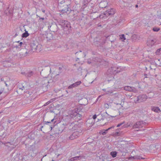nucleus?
<instances>
[{
	"mask_svg": "<svg viewBox=\"0 0 161 161\" xmlns=\"http://www.w3.org/2000/svg\"><path fill=\"white\" fill-rule=\"evenodd\" d=\"M103 91H105V92H106V89H103Z\"/></svg>",
	"mask_w": 161,
	"mask_h": 161,
	"instance_id": "37998d69",
	"label": "nucleus"
},
{
	"mask_svg": "<svg viewBox=\"0 0 161 161\" xmlns=\"http://www.w3.org/2000/svg\"><path fill=\"white\" fill-rule=\"evenodd\" d=\"M19 89H21L22 90H24V92H26L25 90H26L27 89L26 88V87H25L24 86H23L21 87H19Z\"/></svg>",
	"mask_w": 161,
	"mask_h": 161,
	"instance_id": "cd10ccee",
	"label": "nucleus"
},
{
	"mask_svg": "<svg viewBox=\"0 0 161 161\" xmlns=\"http://www.w3.org/2000/svg\"><path fill=\"white\" fill-rule=\"evenodd\" d=\"M135 159H144V158L142 157L141 156L137 155L135 156Z\"/></svg>",
	"mask_w": 161,
	"mask_h": 161,
	"instance_id": "5701e85b",
	"label": "nucleus"
},
{
	"mask_svg": "<svg viewBox=\"0 0 161 161\" xmlns=\"http://www.w3.org/2000/svg\"><path fill=\"white\" fill-rule=\"evenodd\" d=\"M79 59V58H77L76 59V61H78V60Z\"/></svg>",
	"mask_w": 161,
	"mask_h": 161,
	"instance_id": "a18cd8bd",
	"label": "nucleus"
},
{
	"mask_svg": "<svg viewBox=\"0 0 161 161\" xmlns=\"http://www.w3.org/2000/svg\"><path fill=\"white\" fill-rule=\"evenodd\" d=\"M18 34H17V33H16V34H15V36H18Z\"/></svg>",
	"mask_w": 161,
	"mask_h": 161,
	"instance_id": "c03bdc74",
	"label": "nucleus"
},
{
	"mask_svg": "<svg viewBox=\"0 0 161 161\" xmlns=\"http://www.w3.org/2000/svg\"><path fill=\"white\" fill-rule=\"evenodd\" d=\"M137 100L139 102L144 101L147 99V96L146 95H142L137 97Z\"/></svg>",
	"mask_w": 161,
	"mask_h": 161,
	"instance_id": "6e6552de",
	"label": "nucleus"
},
{
	"mask_svg": "<svg viewBox=\"0 0 161 161\" xmlns=\"http://www.w3.org/2000/svg\"><path fill=\"white\" fill-rule=\"evenodd\" d=\"M155 53L157 55H159L161 54V48L159 49H157Z\"/></svg>",
	"mask_w": 161,
	"mask_h": 161,
	"instance_id": "b1692460",
	"label": "nucleus"
},
{
	"mask_svg": "<svg viewBox=\"0 0 161 161\" xmlns=\"http://www.w3.org/2000/svg\"><path fill=\"white\" fill-rule=\"evenodd\" d=\"M124 90L127 91L132 92H136L137 91L136 89L134 87H130V86H125L124 88Z\"/></svg>",
	"mask_w": 161,
	"mask_h": 161,
	"instance_id": "9d476101",
	"label": "nucleus"
},
{
	"mask_svg": "<svg viewBox=\"0 0 161 161\" xmlns=\"http://www.w3.org/2000/svg\"><path fill=\"white\" fill-rule=\"evenodd\" d=\"M1 80H2V81H3V79H2V78H1Z\"/></svg>",
	"mask_w": 161,
	"mask_h": 161,
	"instance_id": "5fc2aeb1",
	"label": "nucleus"
},
{
	"mask_svg": "<svg viewBox=\"0 0 161 161\" xmlns=\"http://www.w3.org/2000/svg\"><path fill=\"white\" fill-rule=\"evenodd\" d=\"M59 70H61L62 69V68L60 67H59Z\"/></svg>",
	"mask_w": 161,
	"mask_h": 161,
	"instance_id": "09e8293b",
	"label": "nucleus"
},
{
	"mask_svg": "<svg viewBox=\"0 0 161 161\" xmlns=\"http://www.w3.org/2000/svg\"><path fill=\"white\" fill-rule=\"evenodd\" d=\"M42 12L43 13H45V10H44V9H42Z\"/></svg>",
	"mask_w": 161,
	"mask_h": 161,
	"instance_id": "a19ab883",
	"label": "nucleus"
},
{
	"mask_svg": "<svg viewBox=\"0 0 161 161\" xmlns=\"http://www.w3.org/2000/svg\"><path fill=\"white\" fill-rule=\"evenodd\" d=\"M82 158V157L80 156H75V157L69 159V161H74L75 160H77L81 159Z\"/></svg>",
	"mask_w": 161,
	"mask_h": 161,
	"instance_id": "4468645a",
	"label": "nucleus"
},
{
	"mask_svg": "<svg viewBox=\"0 0 161 161\" xmlns=\"http://www.w3.org/2000/svg\"><path fill=\"white\" fill-rule=\"evenodd\" d=\"M25 53H27V52H26Z\"/></svg>",
	"mask_w": 161,
	"mask_h": 161,
	"instance_id": "6e6d98bb",
	"label": "nucleus"
},
{
	"mask_svg": "<svg viewBox=\"0 0 161 161\" xmlns=\"http://www.w3.org/2000/svg\"><path fill=\"white\" fill-rule=\"evenodd\" d=\"M97 118V115L96 114H94L93 115V116L92 117V118L93 119H95Z\"/></svg>",
	"mask_w": 161,
	"mask_h": 161,
	"instance_id": "72a5a7b5",
	"label": "nucleus"
},
{
	"mask_svg": "<svg viewBox=\"0 0 161 161\" xmlns=\"http://www.w3.org/2000/svg\"><path fill=\"white\" fill-rule=\"evenodd\" d=\"M39 17L40 18L39 21L40 22L42 20H43L44 19V18H40V17L39 16Z\"/></svg>",
	"mask_w": 161,
	"mask_h": 161,
	"instance_id": "f704fd0d",
	"label": "nucleus"
},
{
	"mask_svg": "<svg viewBox=\"0 0 161 161\" xmlns=\"http://www.w3.org/2000/svg\"><path fill=\"white\" fill-rule=\"evenodd\" d=\"M59 154H58V155L57 157H58V156H59Z\"/></svg>",
	"mask_w": 161,
	"mask_h": 161,
	"instance_id": "4d7b16f0",
	"label": "nucleus"
},
{
	"mask_svg": "<svg viewBox=\"0 0 161 161\" xmlns=\"http://www.w3.org/2000/svg\"><path fill=\"white\" fill-rule=\"evenodd\" d=\"M63 3H64V2L63 1H62L61 2H59V4H63Z\"/></svg>",
	"mask_w": 161,
	"mask_h": 161,
	"instance_id": "c9c22d12",
	"label": "nucleus"
},
{
	"mask_svg": "<svg viewBox=\"0 0 161 161\" xmlns=\"http://www.w3.org/2000/svg\"><path fill=\"white\" fill-rule=\"evenodd\" d=\"M60 23L62 28L64 27H70V24L67 21L61 20Z\"/></svg>",
	"mask_w": 161,
	"mask_h": 161,
	"instance_id": "0eeeda50",
	"label": "nucleus"
},
{
	"mask_svg": "<svg viewBox=\"0 0 161 161\" xmlns=\"http://www.w3.org/2000/svg\"><path fill=\"white\" fill-rule=\"evenodd\" d=\"M78 110V109L77 108L75 109L70 114V116L71 118L76 117L79 119H80L82 115L78 113V112H79Z\"/></svg>",
	"mask_w": 161,
	"mask_h": 161,
	"instance_id": "7ed1b4c3",
	"label": "nucleus"
},
{
	"mask_svg": "<svg viewBox=\"0 0 161 161\" xmlns=\"http://www.w3.org/2000/svg\"><path fill=\"white\" fill-rule=\"evenodd\" d=\"M53 120H54V119H52V120H51V122H53Z\"/></svg>",
	"mask_w": 161,
	"mask_h": 161,
	"instance_id": "8fccbe9b",
	"label": "nucleus"
},
{
	"mask_svg": "<svg viewBox=\"0 0 161 161\" xmlns=\"http://www.w3.org/2000/svg\"><path fill=\"white\" fill-rule=\"evenodd\" d=\"M82 134V131L80 130V131H76L74 132L70 136L68 137V138L69 140H73L75 138H77Z\"/></svg>",
	"mask_w": 161,
	"mask_h": 161,
	"instance_id": "f03ea898",
	"label": "nucleus"
},
{
	"mask_svg": "<svg viewBox=\"0 0 161 161\" xmlns=\"http://www.w3.org/2000/svg\"><path fill=\"white\" fill-rule=\"evenodd\" d=\"M120 134V133L119 132H115L114 134L116 136H119Z\"/></svg>",
	"mask_w": 161,
	"mask_h": 161,
	"instance_id": "2f4dec72",
	"label": "nucleus"
},
{
	"mask_svg": "<svg viewBox=\"0 0 161 161\" xmlns=\"http://www.w3.org/2000/svg\"><path fill=\"white\" fill-rule=\"evenodd\" d=\"M109 106L108 103H105L104 104V107L105 108H109Z\"/></svg>",
	"mask_w": 161,
	"mask_h": 161,
	"instance_id": "7c9ffc66",
	"label": "nucleus"
},
{
	"mask_svg": "<svg viewBox=\"0 0 161 161\" xmlns=\"http://www.w3.org/2000/svg\"><path fill=\"white\" fill-rule=\"evenodd\" d=\"M34 75V73L32 71H30L26 73L25 76L26 77H31Z\"/></svg>",
	"mask_w": 161,
	"mask_h": 161,
	"instance_id": "f3484780",
	"label": "nucleus"
},
{
	"mask_svg": "<svg viewBox=\"0 0 161 161\" xmlns=\"http://www.w3.org/2000/svg\"><path fill=\"white\" fill-rule=\"evenodd\" d=\"M64 4H65L64 6H65V7L64 8L61 9L60 10L61 11V12H63L64 13H66L67 11H69V7L67 5L65 4L64 3Z\"/></svg>",
	"mask_w": 161,
	"mask_h": 161,
	"instance_id": "2eb2a0df",
	"label": "nucleus"
},
{
	"mask_svg": "<svg viewBox=\"0 0 161 161\" xmlns=\"http://www.w3.org/2000/svg\"><path fill=\"white\" fill-rule=\"evenodd\" d=\"M53 101V99H51V100H50V101H48V102H47V103H45V104L43 106H46L47 105H48V104H49L50 103H51Z\"/></svg>",
	"mask_w": 161,
	"mask_h": 161,
	"instance_id": "bb28decb",
	"label": "nucleus"
},
{
	"mask_svg": "<svg viewBox=\"0 0 161 161\" xmlns=\"http://www.w3.org/2000/svg\"><path fill=\"white\" fill-rule=\"evenodd\" d=\"M81 83L80 81H79L73 83L68 87V89H72L73 88L75 87L80 85Z\"/></svg>",
	"mask_w": 161,
	"mask_h": 161,
	"instance_id": "9b49d317",
	"label": "nucleus"
},
{
	"mask_svg": "<svg viewBox=\"0 0 161 161\" xmlns=\"http://www.w3.org/2000/svg\"><path fill=\"white\" fill-rule=\"evenodd\" d=\"M42 128H43V126H42L41 127V129H42Z\"/></svg>",
	"mask_w": 161,
	"mask_h": 161,
	"instance_id": "603ef678",
	"label": "nucleus"
},
{
	"mask_svg": "<svg viewBox=\"0 0 161 161\" xmlns=\"http://www.w3.org/2000/svg\"><path fill=\"white\" fill-rule=\"evenodd\" d=\"M87 63L88 64H90L91 63V62H90L89 61H88Z\"/></svg>",
	"mask_w": 161,
	"mask_h": 161,
	"instance_id": "49530a36",
	"label": "nucleus"
},
{
	"mask_svg": "<svg viewBox=\"0 0 161 161\" xmlns=\"http://www.w3.org/2000/svg\"><path fill=\"white\" fill-rule=\"evenodd\" d=\"M29 35L28 31H25V32L22 34V37H26Z\"/></svg>",
	"mask_w": 161,
	"mask_h": 161,
	"instance_id": "412c9836",
	"label": "nucleus"
},
{
	"mask_svg": "<svg viewBox=\"0 0 161 161\" xmlns=\"http://www.w3.org/2000/svg\"><path fill=\"white\" fill-rule=\"evenodd\" d=\"M113 92L112 91H107L104 94V95H107L108 94L109 95H111L112 93Z\"/></svg>",
	"mask_w": 161,
	"mask_h": 161,
	"instance_id": "a878e982",
	"label": "nucleus"
},
{
	"mask_svg": "<svg viewBox=\"0 0 161 161\" xmlns=\"http://www.w3.org/2000/svg\"><path fill=\"white\" fill-rule=\"evenodd\" d=\"M45 124H47V123H50L51 122H48V121H45Z\"/></svg>",
	"mask_w": 161,
	"mask_h": 161,
	"instance_id": "4c0bfd02",
	"label": "nucleus"
},
{
	"mask_svg": "<svg viewBox=\"0 0 161 161\" xmlns=\"http://www.w3.org/2000/svg\"><path fill=\"white\" fill-rule=\"evenodd\" d=\"M22 44L23 43L22 42H20L19 43V45L21 46Z\"/></svg>",
	"mask_w": 161,
	"mask_h": 161,
	"instance_id": "ea45409f",
	"label": "nucleus"
},
{
	"mask_svg": "<svg viewBox=\"0 0 161 161\" xmlns=\"http://www.w3.org/2000/svg\"><path fill=\"white\" fill-rule=\"evenodd\" d=\"M160 30V28H157V27H154L153 29V30L154 31H158Z\"/></svg>",
	"mask_w": 161,
	"mask_h": 161,
	"instance_id": "c85d7f7f",
	"label": "nucleus"
},
{
	"mask_svg": "<svg viewBox=\"0 0 161 161\" xmlns=\"http://www.w3.org/2000/svg\"><path fill=\"white\" fill-rule=\"evenodd\" d=\"M64 31V32L65 34H68L70 33L71 31V29L70 27H64L62 28Z\"/></svg>",
	"mask_w": 161,
	"mask_h": 161,
	"instance_id": "ddd939ff",
	"label": "nucleus"
},
{
	"mask_svg": "<svg viewBox=\"0 0 161 161\" xmlns=\"http://www.w3.org/2000/svg\"><path fill=\"white\" fill-rule=\"evenodd\" d=\"M138 7V5H136V8H137Z\"/></svg>",
	"mask_w": 161,
	"mask_h": 161,
	"instance_id": "de8ad7c7",
	"label": "nucleus"
},
{
	"mask_svg": "<svg viewBox=\"0 0 161 161\" xmlns=\"http://www.w3.org/2000/svg\"><path fill=\"white\" fill-rule=\"evenodd\" d=\"M146 125V123L142 121H139L136 122L133 125V128H140Z\"/></svg>",
	"mask_w": 161,
	"mask_h": 161,
	"instance_id": "39448f33",
	"label": "nucleus"
},
{
	"mask_svg": "<svg viewBox=\"0 0 161 161\" xmlns=\"http://www.w3.org/2000/svg\"><path fill=\"white\" fill-rule=\"evenodd\" d=\"M78 70L79 72V73L81 75H82V73L83 71H85V70H82L81 67H80L78 69Z\"/></svg>",
	"mask_w": 161,
	"mask_h": 161,
	"instance_id": "4be33fe9",
	"label": "nucleus"
},
{
	"mask_svg": "<svg viewBox=\"0 0 161 161\" xmlns=\"http://www.w3.org/2000/svg\"><path fill=\"white\" fill-rule=\"evenodd\" d=\"M136 36V35H133V37H135Z\"/></svg>",
	"mask_w": 161,
	"mask_h": 161,
	"instance_id": "3c124183",
	"label": "nucleus"
},
{
	"mask_svg": "<svg viewBox=\"0 0 161 161\" xmlns=\"http://www.w3.org/2000/svg\"><path fill=\"white\" fill-rule=\"evenodd\" d=\"M114 126H112L110 127H109V128H108L106 130H105V131H104V132H103L102 133V135H105V134H106V133H107V131L108 130H109L110 129H113V128H114Z\"/></svg>",
	"mask_w": 161,
	"mask_h": 161,
	"instance_id": "6ab92c4d",
	"label": "nucleus"
},
{
	"mask_svg": "<svg viewBox=\"0 0 161 161\" xmlns=\"http://www.w3.org/2000/svg\"><path fill=\"white\" fill-rule=\"evenodd\" d=\"M121 71V69L120 67H116L115 66H113L109 68L107 72V76L108 78H111L110 79H108V81L112 80L114 79L113 75L117 73L120 72Z\"/></svg>",
	"mask_w": 161,
	"mask_h": 161,
	"instance_id": "f257e3e1",
	"label": "nucleus"
},
{
	"mask_svg": "<svg viewBox=\"0 0 161 161\" xmlns=\"http://www.w3.org/2000/svg\"><path fill=\"white\" fill-rule=\"evenodd\" d=\"M81 52V51H80L79 52H76L75 54H76L77 53H79V55L80 56V57H85L86 56V54H85V53H82Z\"/></svg>",
	"mask_w": 161,
	"mask_h": 161,
	"instance_id": "a211bd4d",
	"label": "nucleus"
},
{
	"mask_svg": "<svg viewBox=\"0 0 161 161\" xmlns=\"http://www.w3.org/2000/svg\"><path fill=\"white\" fill-rule=\"evenodd\" d=\"M101 116H102V117L101 119H100V120H104V121L105 122V124H106L107 121V118L106 117H105V116H103L102 114H101Z\"/></svg>",
	"mask_w": 161,
	"mask_h": 161,
	"instance_id": "393cba45",
	"label": "nucleus"
},
{
	"mask_svg": "<svg viewBox=\"0 0 161 161\" xmlns=\"http://www.w3.org/2000/svg\"><path fill=\"white\" fill-rule=\"evenodd\" d=\"M5 84H6V86H7V84L6 83H5Z\"/></svg>",
	"mask_w": 161,
	"mask_h": 161,
	"instance_id": "864d4df0",
	"label": "nucleus"
},
{
	"mask_svg": "<svg viewBox=\"0 0 161 161\" xmlns=\"http://www.w3.org/2000/svg\"><path fill=\"white\" fill-rule=\"evenodd\" d=\"M152 110L155 112L158 113L160 112L159 108L158 107H152Z\"/></svg>",
	"mask_w": 161,
	"mask_h": 161,
	"instance_id": "dca6fc26",
	"label": "nucleus"
},
{
	"mask_svg": "<svg viewBox=\"0 0 161 161\" xmlns=\"http://www.w3.org/2000/svg\"><path fill=\"white\" fill-rule=\"evenodd\" d=\"M110 154L113 158H114L116 156L117 153L116 151H112Z\"/></svg>",
	"mask_w": 161,
	"mask_h": 161,
	"instance_id": "aec40b11",
	"label": "nucleus"
},
{
	"mask_svg": "<svg viewBox=\"0 0 161 161\" xmlns=\"http://www.w3.org/2000/svg\"><path fill=\"white\" fill-rule=\"evenodd\" d=\"M37 44V43L36 42H33L31 43L30 44V47L31 48V49L30 50V52L31 50L33 52L37 50L38 51H39V49H38L39 47L38 46Z\"/></svg>",
	"mask_w": 161,
	"mask_h": 161,
	"instance_id": "20e7f679",
	"label": "nucleus"
},
{
	"mask_svg": "<svg viewBox=\"0 0 161 161\" xmlns=\"http://www.w3.org/2000/svg\"><path fill=\"white\" fill-rule=\"evenodd\" d=\"M156 42V39H149L147 40V44L148 46L151 47L153 45H154V44Z\"/></svg>",
	"mask_w": 161,
	"mask_h": 161,
	"instance_id": "f8f14e48",
	"label": "nucleus"
},
{
	"mask_svg": "<svg viewBox=\"0 0 161 161\" xmlns=\"http://www.w3.org/2000/svg\"><path fill=\"white\" fill-rule=\"evenodd\" d=\"M3 92V90H1V91H0V95L1 94V93Z\"/></svg>",
	"mask_w": 161,
	"mask_h": 161,
	"instance_id": "79ce46f5",
	"label": "nucleus"
},
{
	"mask_svg": "<svg viewBox=\"0 0 161 161\" xmlns=\"http://www.w3.org/2000/svg\"><path fill=\"white\" fill-rule=\"evenodd\" d=\"M52 82H53V80H50V81H47V82L48 83H51Z\"/></svg>",
	"mask_w": 161,
	"mask_h": 161,
	"instance_id": "e433bc0d",
	"label": "nucleus"
},
{
	"mask_svg": "<svg viewBox=\"0 0 161 161\" xmlns=\"http://www.w3.org/2000/svg\"><path fill=\"white\" fill-rule=\"evenodd\" d=\"M21 74H22V75H25L26 73H25V72H22L21 73Z\"/></svg>",
	"mask_w": 161,
	"mask_h": 161,
	"instance_id": "58836bf2",
	"label": "nucleus"
},
{
	"mask_svg": "<svg viewBox=\"0 0 161 161\" xmlns=\"http://www.w3.org/2000/svg\"><path fill=\"white\" fill-rule=\"evenodd\" d=\"M120 38L122 39H123V41L125 40V35L124 34H122V35H121Z\"/></svg>",
	"mask_w": 161,
	"mask_h": 161,
	"instance_id": "c756f323",
	"label": "nucleus"
},
{
	"mask_svg": "<svg viewBox=\"0 0 161 161\" xmlns=\"http://www.w3.org/2000/svg\"><path fill=\"white\" fill-rule=\"evenodd\" d=\"M124 122H123V123H120L119 124H118L117 126V127H119L121 125L123 124H124Z\"/></svg>",
	"mask_w": 161,
	"mask_h": 161,
	"instance_id": "473e14b6",
	"label": "nucleus"
},
{
	"mask_svg": "<svg viewBox=\"0 0 161 161\" xmlns=\"http://www.w3.org/2000/svg\"><path fill=\"white\" fill-rule=\"evenodd\" d=\"M50 30L52 32H56L58 30V26L55 23H52L50 26Z\"/></svg>",
	"mask_w": 161,
	"mask_h": 161,
	"instance_id": "1a4fd4ad",
	"label": "nucleus"
},
{
	"mask_svg": "<svg viewBox=\"0 0 161 161\" xmlns=\"http://www.w3.org/2000/svg\"><path fill=\"white\" fill-rule=\"evenodd\" d=\"M114 9L111 8L104 12L103 14L105 15V16L108 17L110 15L114 14Z\"/></svg>",
	"mask_w": 161,
	"mask_h": 161,
	"instance_id": "423d86ee",
	"label": "nucleus"
}]
</instances>
